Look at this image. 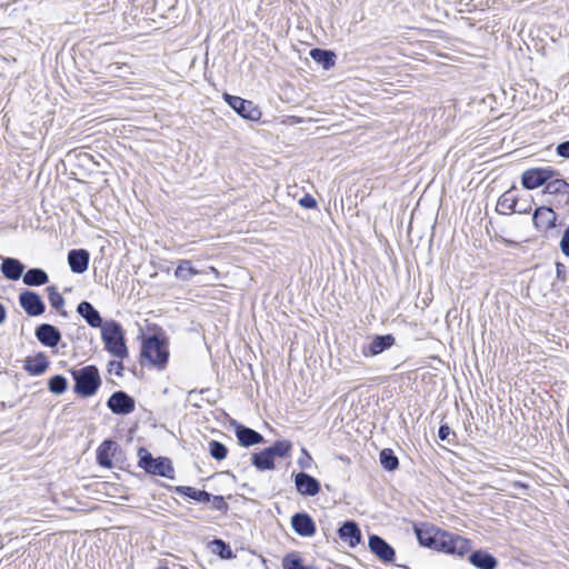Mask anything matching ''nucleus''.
I'll use <instances>...</instances> for the list:
<instances>
[{
	"label": "nucleus",
	"mask_w": 569,
	"mask_h": 569,
	"mask_svg": "<svg viewBox=\"0 0 569 569\" xmlns=\"http://www.w3.org/2000/svg\"><path fill=\"white\" fill-rule=\"evenodd\" d=\"M19 301L29 316H40L44 312V303L39 295L32 291H24L20 295Z\"/></svg>",
	"instance_id": "9b49d317"
},
{
	"label": "nucleus",
	"mask_w": 569,
	"mask_h": 569,
	"mask_svg": "<svg viewBox=\"0 0 569 569\" xmlns=\"http://www.w3.org/2000/svg\"><path fill=\"white\" fill-rule=\"evenodd\" d=\"M470 549V541L467 538L441 529L436 551L463 557Z\"/></svg>",
	"instance_id": "7ed1b4c3"
},
{
	"label": "nucleus",
	"mask_w": 569,
	"mask_h": 569,
	"mask_svg": "<svg viewBox=\"0 0 569 569\" xmlns=\"http://www.w3.org/2000/svg\"><path fill=\"white\" fill-rule=\"evenodd\" d=\"M340 539L350 547H356L361 540V532L353 521L345 522L338 531Z\"/></svg>",
	"instance_id": "6ab92c4d"
},
{
	"label": "nucleus",
	"mask_w": 569,
	"mask_h": 569,
	"mask_svg": "<svg viewBox=\"0 0 569 569\" xmlns=\"http://www.w3.org/2000/svg\"><path fill=\"white\" fill-rule=\"evenodd\" d=\"M78 313L86 319L92 328H102V318L100 313L88 301H82L77 307Z\"/></svg>",
	"instance_id": "4be33fe9"
},
{
	"label": "nucleus",
	"mask_w": 569,
	"mask_h": 569,
	"mask_svg": "<svg viewBox=\"0 0 569 569\" xmlns=\"http://www.w3.org/2000/svg\"><path fill=\"white\" fill-rule=\"evenodd\" d=\"M546 183L547 184L545 188V192H547V193H550V194L569 193V183H567L562 179H555V180L546 182Z\"/></svg>",
	"instance_id": "2f4dec72"
},
{
	"label": "nucleus",
	"mask_w": 569,
	"mask_h": 569,
	"mask_svg": "<svg viewBox=\"0 0 569 569\" xmlns=\"http://www.w3.org/2000/svg\"><path fill=\"white\" fill-rule=\"evenodd\" d=\"M67 379L60 375L53 376L48 382L49 390L54 395H62L67 390Z\"/></svg>",
	"instance_id": "473e14b6"
},
{
	"label": "nucleus",
	"mask_w": 569,
	"mask_h": 569,
	"mask_svg": "<svg viewBox=\"0 0 569 569\" xmlns=\"http://www.w3.org/2000/svg\"><path fill=\"white\" fill-rule=\"evenodd\" d=\"M209 270H210V272H212L214 274L216 278H218L219 272L214 267H210Z\"/></svg>",
	"instance_id": "de8ad7c7"
},
{
	"label": "nucleus",
	"mask_w": 569,
	"mask_h": 569,
	"mask_svg": "<svg viewBox=\"0 0 569 569\" xmlns=\"http://www.w3.org/2000/svg\"><path fill=\"white\" fill-rule=\"evenodd\" d=\"M209 451L211 457H213L217 460L224 459L228 453V449L226 448V446L214 440L209 442Z\"/></svg>",
	"instance_id": "e433bc0d"
},
{
	"label": "nucleus",
	"mask_w": 569,
	"mask_h": 569,
	"mask_svg": "<svg viewBox=\"0 0 569 569\" xmlns=\"http://www.w3.org/2000/svg\"><path fill=\"white\" fill-rule=\"evenodd\" d=\"M157 569H169V568H167V567H159V568H157Z\"/></svg>",
	"instance_id": "09e8293b"
},
{
	"label": "nucleus",
	"mask_w": 569,
	"mask_h": 569,
	"mask_svg": "<svg viewBox=\"0 0 569 569\" xmlns=\"http://www.w3.org/2000/svg\"><path fill=\"white\" fill-rule=\"evenodd\" d=\"M291 442L289 440H278L272 447L268 449L271 451L273 457H284L291 449Z\"/></svg>",
	"instance_id": "c9c22d12"
},
{
	"label": "nucleus",
	"mask_w": 569,
	"mask_h": 569,
	"mask_svg": "<svg viewBox=\"0 0 569 569\" xmlns=\"http://www.w3.org/2000/svg\"><path fill=\"white\" fill-rule=\"evenodd\" d=\"M90 254L84 249H73L68 253V263L74 273H83L89 266Z\"/></svg>",
	"instance_id": "2eb2a0df"
},
{
	"label": "nucleus",
	"mask_w": 569,
	"mask_h": 569,
	"mask_svg": "<svg viewBox=\"0 0 569 569\" xmlns=\"http://www.w3.org/2000/svg\"><path fill=\"white\" fill-rule=\"evenodd\" d=\"M71 373L74 380L76 393L81 397H91L98 391L101 385V378L97 367L86 366L72 370Z\"/></svg>",
	"instance_id": "f257e3e1"
},
{
	"label": "nucleus",
	"mask_w": 569,
	"mask_h": 569,
	"mask_svg": "<svg viewBox=\"0 0 569 569\" xmlns=\"http://www.w3.org/2000/svg\"><path fill=\"white\" fill-rule=\"evenodd\" d=\"M176 491L182 496L189 497L196 501L210 502L211 495L203 490H198L193 487L181 486L177 487Z\"/></svg>",
	"instance_id": "bb28decb"
},
{
	"label": "nucleus",
	"mask_w": 569,
	"mask_h": 569,
	"mask_svg": "<svg viewBox=\"0 0 569 569\" xmlns=\"http://www.w3.org/2000/svg\"><path fill=\"white\" fill-rule=\"evenodd\" d=\"M47 291H48V298H49V301H50V305L52 306V308H54L58 311H61L62 315H66V312L62 311V308L64 306V299L58 292L57 288L51 286V287L47 288Z\"/></svg>",
	"instance_id": "72a5a7b5"
},
{
	"label": "nucleus",
	"mask_w": 569,
	"mask_h": 569,
	"mask_svg": "<svg viewBox=\"0 0 569 569\" xmlns=\"http://www.w3.org/2000/svg\"><path fill=\"white\" fill-rule=\"evenodd\" d=\"M295 485L298 492L302 496L313 497L320 491L319 481L305 472H299L296 475Z\"/></svg>",
	"instance_id": "f8f14e48"
},
{
	"label": "nucleus",
	"mask_w": 569,
	"mask_h": 569,
	"mask_svg": "<svg viewBox=\"0 0 569 569\" xmlns=\"http://www.w3.org/2000/svg\"><path fill=\"white\" fill-rule=\"evenodd\" d=\"M469 561L478 569H497V559L483 550H476L469 556Z\"/></svg>",
	"instance_id": "412c9836"
},
{
	"label": "nucleus",
	"mask_w": 569,
	"mask_h": 569,
	"mask_svg": "<svg viewBox=\"0 0 569 569\" xmlns=\"http://www.w3.org/2000/svg\"><path fill=\"white\" fill-rule=\"evenodd\" d=\"M395 345V337L391 335L376 336L372 341L362 347V355L365 357H373L380 355L385 350Z\"/></svg>",
	"instance_id": "ddd939ff"
},
{
	"label": "nucleus",
	"mask_w": 569,
	"mask_h": 569,
	"mask_svg": "<svg viewBox=\"0 0 569 569\" xmlns=\"http://www.w3.org/2000/svg\"><path fill=\"white\" fill-rule=\"evenodd\" d=\"M451 433V429L447 426V425H442L440 426L439 430H438V437L441 439V440H446L448 439L449 435Z\"/></svg>",
	"instance_id": "37998d69"
},
{
	"label": "nucleus",
	"mask_w": 569,
	"mask_h": 569,
	"mask_svg": "<svg viewBox=\"0 0 569 569\" xmlns=\"http://www.w3.org/2000/svg\"><path fill=\"white\" fill-rule=\"evenodd\" d=\"M114 442L111 440L103 441L97 452L98 461L101 466L110 468L112 462L110 459V451L113 449Z\"/></svg>",
	"instance_id": "c756f323"
},
{
	"label": "nucleus",
	"mask_w": 569,
	"mask_h": 569,
	"mask_svg": "<svg viewBox=\"0 0 569 569\" xmlns=\"http://www.w3.org/2000/svg\"><path fill=\"white\" fill-rule=\"evenodd\" d=\"M140 466L149 473L172 478L173 468L168 458H152L148 450L141 448L139 450Z\"/></svg>",
	"instance_id": "20e7f679"
},
{
	"label": "nucleus",
	"mask_w": 569,
	"mask_h": 569,
	"mask_svg": "<svg viewBox=\"0 0 569 569\" xmlns=\"http://www.w3.org/2000/svg\"><path fill=\"white\" fill-rule=\"evenodd\" d=\"M48 274L39 268L29 269L23 274V282L27 286H41L48 282Z\"/></svg>",
	"instance_id": "a878e982"
},
{
	"label": "nucleus",
	"mask_w": 569,
	"mask_h": 569,
	"mask_svg": "<svg viewBox=\"0 0 569 569\" xmlns=\"http://www.w3.org/2000/svg\"><path fill=\"white\" fill-rule=\"evenodd\" d=\"M273 456L267 448L252 456V463L259 470H271L274 468Z\"/></svg>",
	"instance_id": "393cba45"
},
{
	"label": "nucleus",
	"mask_w": 569,
	"mask_h": 569,
	"mask_svg": "<svg viewBox=\"0 0 569 569\" xmlns=\"http://www.w3.org/2000/svg\"><path fill=\"white\" fill-rule=\"evenodd\" d=\"M299 203L303 207V208H308V209H312V208H316L317 206V202L315 200L313 197L309 196V194H306L305 197H302L300 200H299Z\"/></svg>",
	"instance_id": "a19ab883"
},
{
	"label": "nucleus",
	"mask_w": 569,
	"mask_h": 569,
	"mask_svg": "<svg viewBox=\"0 0 569 569\" xmlns=\"http://www.w3.org/2000/svg\"><path fill=\"white\" fill-rule=\"evenodd\" d=\"M310 56L315 61L322 64L325 69H330L335 64V54L330 51L312 49Z\"/></svg>",
	"instance_id": "cd10ccee"
},
{
	"label": "nucleus",
	"mask_w": 569,
	"mask_h": 569,
	"mask_svg": "<svg viewBox=\"0 0 569 569\" xmlns=\"http://www.w3.org/2000/svg\"><path fill=\"white\" fill-rule=\"evenodd\" d=\"M560 249L565 256L569 257V226L565 230L560 240Z\"/></svg>",
	"instance_id": "4c0bfd02"
},
{
	"label": "nucleus",
	"mask_w": 569,
	"mask_h": 569,
	"mask_svg": "<svg viewBox=\"0 0 569 569\" xmlns=\"http://www.w3.org/2000/svg\"><path fill=\"white\" fill-rule=\"evenodd\" d=\"M236 436L239 443L243 447H250L263 441V437L259 432L242 425H236Z\"/></svg>",
	"instance_id": "aec40b11"
},
{
	"label": "nucleus",
	"mask_w": 569,
	"mask_h": 569,
	"mask_svg": "<svg viewBox=\"0 0 569 569\" xmlns=\"http://www.w3.org/2000/svg\"><path fill=\"white\" fill-rule=\"evenodd\" d=\"M48 366H49V361H48L47 357L44 356V353H42V352L36 355L34 357H28L24 361V369L30 375H34V376L43 373L46 371V369L48 368Z\"/></svg>",
	"instance_id": "5701e85b"
},
{
	"label": "nucleus",
	"mask_w": 569,
	"mask_h": 569,
	"mask_svg": "<svg viewBox=\"0 0 569 569\" xmlns=\"http://www.w3.org/2000/svg\"><path fill=\"white\" fill-rule=\"evenodd\" d=\"M286 569H307L306 567H303L299 560H295L292 562V566L289 567V568H286Z\"/></svg>",
	"instance_id": "a18cd8bd"
},
{
	"label": "nucleus",
	"mask_w": 569,
	"mask_h": 569,
	"mask_svg": "<svg viewBox=\"0 0 569 569\" xmlns=\"http://www.w3.org/2000/svg\"><path fill=\"white\" fill-rule=\"evenodd\" d=\"M518 198L513 190H508L500 196L497 202V210L503 214H511L513 212L525 213L527 210H517Z\"/></svg>",
	"instance_id": "a211bd4d"
},
{
	"label": "nucleus",
	"mask_w": 569,
	"mask_h": 569,
	"mask_svg": "<svg viewBox=\"0 0 569 569\" xmlns=\"http://www.w3.org/2000/svg\"><path fill=\"white\" fill-rule=\"evenodd\" d=\"M210 502L216 510H227L228 506L221 496H211Z\"/></svg>",
	"instance_id": "58836bf2"
},
{
	"label": "nucleus",
	"mask_w": 569,
	"mask_h": 569,
	"mask_svg": "<svg viewBox=\"0 0 569 569\" xmlns=\"http://www.w3.org/2000/svg\"><path fill=\"white\" fill-rule=\"evenodd\" d=\"M101 336L108 352L119 359L128 356L123 332L119 323L114 321L106 322L102 327Z\"/></svg>",
	"instance_id": "f03ea898"
},
{
	"label": "nucleus",
	"mask_w": 569,
	"mask_h": 569,
	"mask_svg": "<svg viewBox=\"0 0 569 569\" xmlns=\"http://www.w3.org/2000/svg\"><path fill=\"white\" fill-rule=\"evenodd\" d=\"M109 366H110V371L116 370L117 375H120V370H122V368H123L122 363L119 361H111L109 363Z\"/></svg>",
	"instance_id": "c03bdc74"
},
{
	"label": "nucleus",
	"mask_w": 569,
	"mask_h": 569,
	"mask_svg": "<svg viewBox=\"0 0 569 569\" xmlns=\"http://www.w3.org/2000/svg\"><path fill=\"white\" fill-rule=\"evenodd\" d=\"M440 531V528L430 523H421L420 526H415V533L419 543L422 547H427L432 550H436L437 548Z\"/></svg>",
	"instance_id": "0eeeda50"
},
{
	"label": "nucleus",
	"mask_w": 569,
	"mask_h": 569,
	"mask_svg": "<svg viewBox=\"0 0 569 569\" xmlns=\"http://www.w3.org/2000/svg\"><path fill=\"white\" fill-rule=\"evenodd\" d=\"M36 337L48 347H56L61 339L59 330L48 323H43L36 329Z\"/></svg>",
	"instance_id": "f3484780"
},
{
	"label": "nucleus",
	"mask_w": 569,
	"mask_h": 569,
	"mask_svg": "<svg viewBox=\"0 0 569 569\" xmlns=\"http://www.w3.org/2000/svg\"><path fill=\"white\" fill-rule=\"evenodd\" d=\"M212 551L219 555L221 559H231L234 557L231 548L220 539L212 541Z\"/></svg>",
	"instance_id": "f704fd0d"
},
{
	"label": "nucleus",
	"mask_w": 569,
	"mask_h": 569,
	"mask_svg": "<svg viewBox=\"0 0 569 569\" xmlns=\"http://www.w3.org/2000/svg\"><path fill=\"white\" fill-rule=\"evenodd\" d=\"M302 457L299 458L298 463L300 468L308 469L311 466V456L307 452L306 449L301 450Z\"/></svg>",
	"instance_id": "ea45409f"
},
{
	"label": "nucleus",
	"mask_w": 569,
	"mask_h": 569,
	"mask_svg": "<svg viewBox=\"0 0 569 569\" xmlns=\"http://www.w3.org/2000/svg\"><path fill=\"white\" fill-rule=\"evenodd\" d=\"M134 406V400L123 391L112 393L108 400L109 409L117 415H129Z\"/></svg>",
	"instance_id": "6e6552de"
},
{
	"label": "nucleus",
	"mask_w": 569,
	"mask_h": 569,
	"mask_svg": "<svg viewBox=\"0 0 569 569\" xmlns=\"http://www.w3.org/2000/svg\"><path fill=\"white\" fill-rule=\"evenodd\" d=\"M380 462L382 467L389 471H393L398 468V458L393 455L391 449H383L380 452Z\"/></svg>",
	"instance_id": "7c9ffc66"
},
{
	"label": "nucleus",
	"mask_w": 569,
	"mask_h": 569,
	"mask_svg": "<svg viewBox=\"0 0 569 569\" xmlns=\"http://www.w3.org/2000/svg\"><path fill=\"white\" fill-rule=\"evenodd\" d=\"M369 549L382 562H392L395 560V549L379 536L372 535L369 537Z\"/></svg>",
	"instance_id": "9d476101"
},
{
	"label": "nucleus",
	"mask_w": 569,
	"mask_h": 569,
	"mask_svg": "<svg viewBox=\"0 0 569 569\" xmlns=\"http://www.w3.org/2000/svg\"><path fill=\"white\" fill-rule=\"evenodd\" d=\"M553 174L550 169H529L522 173L521 182L526 189H536L545 184Z\"/></svg>",
	"instance_id": "1a4fd4ad"
},
{
	"label": "nucleus",
	"mask_w": 569,
	"mask_h": 569,
	"mask_svg": "<svg viewBox=\"0 0 569 569\" xmlns=\"http://www.w3.org/2000/svg\"><path fill=\"white\" fill-rule=\"evenodd\" d=\"M201 273V271L197 270L192 267L191 262L189 260H181L178 263V267L174 271L176 278L180 280H189L191 277Z\"/></svg>",
	"instance_id": "c85d7f7f"
},
{
	"label": "nucleus",
	"mask_w": 569,
	"mask_h": 569,
	"mask_svg": "<svg viewBox=\"0 0 569 569\" xmlns=\"http://www.w3.org/2000/svg\"><path fill=\"white\" fill-rule=\"evenodd\" d=\"M557 154L562 158H569V141L561 142L557 146Z\"/></svg>",
	"instance_id": "79ce46f5"
},
{
	"label": "nucleus",
	"mask_w": 569,
	"mask_h": 569,
	"mask_svg": "<svg viewBox=\"0 0 569 569\" xmlns=\"http://www.w3.org/2000/svg\"><path fill=\"white\" fill-rule=\"evenodd\" d=\"M223 99L242 118L252 121L260 119L261 111L252 101L228 93L223 94Z\"/></svg>",
	"instance_id": "423d86ee"
},
{
	"label": "nucleus",
	"mask_w": 569,
	"mask_h": 569,
	"mask_svg": "<svg viewBox=\"0 0 569 569\" xmlns=\"http://www.w3.org/2000/svg\"><path fill=\"white\" fill-rule=\"evenodd\" d=\"M6 309L3 305L0 303V325L3 323V321L6 320Z\"/></svg>",
	"instance_id": "49530a36"
},
{
	"label": "nucleus",
	"mask_w": 569,
	"mask_h": 569,
	"mask_svg": "<svg viewBox=\"0 0 569 569\" xmlns=\"http://www.w3.org/2000/svg\"><path fill=\"white\" fill-rule=\"evenodd\" d=\"M141 357L156 366H163L168 359V350L158 337H149L143 341Z\"/></svg>",
	"instance_id": "39448f33"
},
{
	"label": "nucleus",
	"mask_w": 569,
	"mask_h": 569,
	"mask_svg": "<svg viewBox=\"0 0 569 569\" xmlns=\"http://www.w3.org/2000/svg\"><path fill=\"white\" fill-rule=\"evenodd\" d=\"M23 269V264L13 258H6L1 266L3 274L10 280H18L22 276Z\"/></svg>",
	"instance_id": "b1692460"
},
{
	"label": "nucleus",
	"mask_w": 569,
	"mask_h": 569,
	"mask_svg": "<svg viewBox=\"0 0 569 569\" xmlns=\"http://www.w3.org/2000/svg\"><path fill=\"white\" fill-rule=\"evenodd\" d=\"M532 220L537 229L547 231L555 227L557 214L549 207H540L536 209Z\"/></svg>",
	"instance_id": "4468645a"
},
{
	"label": "nucleus",
	"mask_w": 569,
	"mask_h": 569,
	"mask_svg": "<svg viewBox=\"0 0 569 569\" xmlns=\"http://www.w3.org/2000/svg\"><path fill=\"white\" fill-rule=\"evenodd\" d=\"M291 526L298 535L303 537H310L316 531L315 522L307 513H296L291 518Z\"/></svg>",
	"instance_id": "dca6fc26"
}]
</instances>
